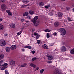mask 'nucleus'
Returning <instances> with one entry per match:
<instances>
[{
    "label": "nucleus",
    "mask_w": 74,
    "mask_h": 74,
    "mask_svg": "<svg viewBox=\"0 0 74 74\" xmlns=\"http://www.w3.org/2000/svg\"><path fill=\"white\" fill-rule=\"evenodd\" d=\"M6 44V43L5 40L3 39H1L0 40V45L2 47H4L5 46Z\"/></svg>",
    "instance_id": "1"
},
{
    "label": "nucleus",
    "mask_w": 74,
    "mask_h": 74,
    "mask_svg": "<svg viewBox=\"0 0 74 74\" xmlns=\"http://www.w3.org/2000/svg\"><path fill=\"white\" fill-rule=\"evenodd\" d=\"M60 32L62 34L63 36L65 35L66 33V30L64 28H61L60 29Z\"/></svg>",
    "instance_id": "2"
},
{
    "label": "nucleus",
    "mask_w": 74,
    "mask_h": 74,
    "mask_svg": "<svg viewBox=\"0 0 74 74\" xmlns=\"http://www.w3.org/2000/svg\"><path fill=\"white\" fill-rule=\"evenodd\" d=\"M9 64L10 66H15V62L14 60H11L9 61Z\"/></svg>",
    "instance_id": "3"
},
{
    "label": "nucleus",
    "mask_w": 74,
    "mask_h": 74,
    "mask_svg": "<svg viewBox=\"0 0 74 74\" xmlns=\"http://www.w3.org/2000/svg\"><path fill=\"white\" fill-rule=\"evenodd\" d=\"M1 8L2 11H5L7 9L6 5L5 4H2L1 5Z\"/></svg>",
    "instance_id": "4"
},
{
    "label": "nucleus",
    "mask_w": 74,
    "mask_h": 74,
    "mask_svg": "<svg viewBox=\"0 0 74 74\" xmlns=\"http://www.w3.org/2000/svg\"><path fill=\"white\" fill-rule=\"evenodd\" d=\"M47 57H48V60H52L53 59V58L52 56H49V55L47 54Z\"/></svg>",
    "instance_id": "5"
},
{
    "label": "nucleus",
    "mask_w": 74,
    "mask_h": 74,
    "mask_svg": "<svg viewBox=\"0 0 74 74\" xmlns=\"http://www.w3.org/2000/svg\"><path fill=\"white\" fill-rule=\"evenodd\" d=\"M6 12H7L9 15L10 16H12V14L11 12V10H6Z\"/></svg>",
    "instance_id": "6"
},
{
    "label": "nucleus",
    "mask_w": 74,
    "mask_h": 74,
    "mask_svg": "<svg viewBox=\"0 0 74 74\" xmlns=\"http://www.w3.org/2000/svg\"><path fill=\"white\" fill-rule=\"evenodd\" d=\"M34 25L35 26H37L38 25H39V24H40V21H36L35 22H33Z\"/></svg>",
    "instance_id": "7"
},
{
    "label": "nucleus",
    "mask_w": 74,
    "mask_h": 74,
    "mask_svg": "<svg viewBox=\"0 0 74 74\" xmlns=\"http://www.w3.org/2000/svg\"><path fill=\"white\" fill-rule=\"evenodd\" d=\"M16 48V46L15 45H12L10 47V49L12 50H14V49H15Z\"/></svg>",
    "instance_id": "8"
},
{
    "label": "nucleus",
    "mask_w": 74,
    "mask_h": 74,
    "mask_svg": "<svg viewBox=\"0 0 74 74\" xmlns=\"http://www.w3.org/2000/svg\"><path fill=\"white\" fill-rule=\"evenodd\" d=\"M61 50L62 52H64L66 51V47L65 46H62L61 48Z\"/></svg>",
    "instance_id": "9"
},
{
    "label": "nucleus",
    "mask_w": 74,
    "mask_h": 74,
    "mask_svg": "<svg viewBox=\"0 0 74 74\" xmlns=\"http://www.w3.org/2000/svg\"><path fill=\"white\" fill-rule=\"evenodd\" d=\"M38 16H36L35 17H34L33 21V22H34V23H35V22L36 21V20L38 19Z\"/></svg>",
    "instance_id": "10"
},
{
    "label": "nucleus",
    "mask_w": 74,
    "mask_h": 74,
    "mask_svg": "<svg viewBox=\"0 0 74 74\" xmlns=\"http://www.w3.org/2000/svg\"><path fill=\"white\" fill-rule=\"evenodd\" d=\"M42 47L44 49H47L48 48V47L46 45L44 44L42 46Z\"/></svg>",
    "instance_id": "11"
},
{
    "label": "nucleus",
    "mask_w": 74,
    "mask_h": 74,
    "mask_svg": "<svg viewBox=\"0 0 74 74\" xmlns=\"http://www.w3.org/2000/svg\"><path fill=\"white\" fill-rule=\"evenodd\" d=\"M29 15V12H25L23 14V16H27Z\"/></svg>",
    "instance_id": "12"
},
{
    "label": "nucleus",
    "mask_w": 74,
    "mask_h": 74,
    "mask_svg": "<svg viewBox=\"0 0 74 74\" xmlns=\"http://www.w3.org/2000/svg\"><path fill=\"white\" fill-rule=\"evenodd\" d=\"M34 36H36V37H40V34L38 33H37L36 32H35L34 33Z\"/></svg>",
    "instance_id": "13"
},
{
    "label": "nucleus",
    "mask_w": 74,
    "mask_h": 74,
    "mask_svg": "<svg viewBox=\"0 0 74 74\" xmlns=\"http://www.w3.org/2000/svg\"><path fill=\"white\" fill-rule=\"evenodd\" d=\"M39 6H40V7H42L43 5H44V3L41 2H40L38 3Z\"/></svg>",
    "instance_id": "14"
},
{
    "label": "nucleus",
    "mask_w": 74,
    "mask_h": 74,
    "mask_svg": "<svg viewBox=\"0 0 74 74\" xmlns=\"http://www.w3.org/2000/svg\"><path fill=\"white\" fill-rule=\"evenodd\" d=\"M54 25L56 27H58L59 25V23L58 22H56L54 23Z\"/></svg>",
    "instance_id": "15"
},
{
    "label": "nucleus",
    "mask_w": 74,
    "mask_h": 74,
    "mask_svg": "<svg viewBox=\"0 0 74 74\" xmlns=\"http://www.w3.org/2000/svg\"><path fill=\"white\" fill-rule=\"evenodd\" d=\"M10 27H12L13 28L15 27V24L14 23L11 24L10 25Z\"/></svg>",
    "instance_id": "16"
},
{
    "label": "nucleus",
    "mask_w": 74,
    "mask_h": 74,
    "mask_svg": "<svg viewBox=\"0 0 74 74\" xmlns=\"http://www.w3.org/2000/svg\"><path fill=\"white\" fill-rule=\"evenodd\" d=\"M63 13L61 12H60L58 13V16L60 17H62V16L63 15Z\"/></svg>",
    "instance_id": "17"
},
{
    "label": "nucleus",
    "mask_w": 74,
    "mask_h": 74,
    "mask_svg": "<svg viewBox=\"0 0 74 74\" xmlns=\"http://www.w3.org/2000/svg\"><path fill=\"white\" fill-rule=\"evenodd\" d=\"M4 29V26L3 25L1 24H0V30H3Z\"/></svg>",
    "instance_id": "18"
},
{
    "label": "nucleus",
    "mask_w": 74,
    "mask_h": 74,
    "mask_svg": "<svg viewBox=\"0 0 74 74\" xmlns=\"http://www.w3.org/2000/svg\"><path fill=\"white\" fill-rule=\"evenodd\" d=\"M23 2L24 3V4H26L27 3H28V2H29L28 0H24L23 1Z\"/></svg>",
    "instance_id": "19"
},
{
    "label": "nucleus",
    "mask_w": 74,
    "mask_h": 74,
    "mask_svg": "<svg viewBox=\"0 0 74 74\" xmlns=\"http://www.w3.org/2000/svg\"><path fill=\"white\" fill-rule=\"evenodd\" d=\"M6 50L7 52H10V48L9 47H6Z\"/></svg>",
    "instance_id": "20"
},
{
    "label": "nucleus",
    "mask_w": 74,
    "mask_h": 74,
    "mask_svg": "<svg viewBox=\"0 0 74 74\" xmlns=\"http://www.w3.org/2000/svg\"><path fill=\"white\" fill-rule=\"evenodd\" d=\"M26 63H25L24 64L21 65V67H26Z\"/></svg>",
    "instance_id": "21"
},
{
    "label": "nucleus",
    "mask_w": 74,
    "mask_h": 74,
    "mask_svg": "<svg viewBox=\"0 0 74 74\" xmlns=\"http://www.w3.org/2000/svg\"><path fill=\"white\" fill-rule=\"evenodd\" d=\"M4 55L3 54H1L0 55V60L4 58Z\"/></svg>",
    "instance_id": "22"
},
{
    "label": "nucleus",
    "mask_w": 74,
    "mask_h": 74,
    "mask_svg": "<svg viewBox=\"0 0 74 74\" xmlns=\"http://www.w3.org/2000/svg\"><path fill=\"white\" fill-rule=\"evenodd\" d=\"M29 13L31 15H33V14L34 13V12L32 11H29Z\"/></svg>",
    "instance_id": "23"
},
{
    "label": "nucleus",
    "mask_w": 74,
    "mask_h": 74,
    "mask_svg": "<svg viewBox=\"0 0 74 74\" xmlns=\"http://www.w3.org/2000/svg\"><path fill=\"white\" fill-rule=\"evenodd\" d=\"M71 54H74V48L73 49H72L71 51Z\"/></svg>",
    "instance_id": "24"
},
{
    "label": "nucleus",
    "mask_w": 74,
    "mask_h": 74,
    "mask_svg": "<svg viewBox=\"0 0 74 74\" xmlns=\"http://www.w3.org/2000/svg\"><path fill=\"white\" fill-rule=\"evenodd\" d=\"M44 69H41L40 71V74H42L44 71Z\"/></svg>",
    "instance_id": "25"
},
{
    "label": "nucleus",
    "mask_w": 74,
    "mask_h": 74,
    "mask_svg": "<svg viewBox=\"0 0 74 74\" xmlns=\"http://www.w3.org/2000/svg\"><path fill=\"white\" fill-rule=\"evenodd\" d=\"M22 30H21L19 32H18L17 34V36H19V35H20V34H21V33H22Z\"/></svg>",
    "instance_id": "26"
},
{
    "label": "nucleus",
    "mask_w": 74,
    "mask_h": 74,
    "mask_svg": "<svg viewBox=\"0 0 74 74\" xmlns=\"http://www.w3.org/2000/svg\"><path fill=\"white\" fill-rule=\"evenodd\" d=\"M26 6H27V5H23L21 6V8H25V7H26Z\"/></svg>",
    "instance_id": "27"
},
{
    "label": "nucleus",
    "mask_w": 74,
    "mask_h": 74,
    "mask_svg": "<svg viewBox=\"0 0 74 74\" xmlns=\"http://www.w3.org/2000/svg\"><path fill=\"white\" fill-rule=\"evenodd\" d=\"M8 64L6 63H4L3 65V67H7Z\"/></svg>",
    "instance_id": "28"
},
{
    "label": "nucleus",
    "mask_w": 74,
    "mask_h": 74,
    "mask_svg": "<svg viewBox=\"0 0 74 74\" xmlns=\"http://www.w3.org/2000/svg\"><path fill=\"white\" fill-rule=\"evenodd\" d=\"M7 69V67L3 66L1 68V69L2 70H4V69Z\"/></svg>",
    "instance_id": "29"
},
{
    "label": "nucleus",
    "mask_w": 74,
    "mask_h": 74,
    "mask_svg": "<svg viewBox=\"0 0 74 74\" xmlns=\"http://www.w3.org/2000/svg\"><path fill=\"white\" fill-rule=\"evenodd\" d=\"M45 32H51V31L50 30L46 29L45 30Z\"/></svg>",
    "instance_id": "30"
},
{
    "label": "nucleus",
    "mask_w": 74,
    "mask_h": 74,
    "mask_svg": "<svg viewBox=\"0 0 74 74\" xmlns=\"http://www.w3.org/2000/svg\"><path fill=\"white\" fill-rule=\"evenodd\" d=\"M25 48H28L29 49H32V47L31 46H26Z\"/></svg>",
    "instance_id": "31"
},
{
    "label": "nucleus",
    "mask_w": 74,
    "mask_h": 74,
    "mask_svg": "<svg viewBox=\"0 0 74 74\" xmlns=\"http://www.w3.org/2000/svg\"><path fill=\"white\" fill-rule=\"evenodd\" d=\"M5 74H9L8 71L7 70H5Z\"/></svg>",
    "instance_id": "32"
},
{
    "label": "nucleus",
    "mask_w": 74,
    "mask_h": 74,
    "mask_svg": "<svg viewBox=\"0 0 74 74\" xmlns=\"http://www.w3.org/2000/svg\"><path fill=\"white\" fill-rule=\"evenodd\" d=\"M36 59H37V58H36V57L33 58L32 59V61H34L35 60H36Z\"/></svg>",
    "instance_id": "33"
},
{
    "label": "nucleus",
    "mask_w": 74,
    "mask_h": 74,
    "mask_svg": "<svg viewBox=\"0 0 74 74\" xmlns=\"http://www.w3.org/2000/svg\"><path fill=\"white\" fill-rule=\"evenodd\" d=\"M68 21H69V22H72V21H73L72 20H71V19L70 18V17H68Z\"/></svg>",
    "instance_id": "34"
},
{
    "label": "nucleus",
    "mask_w": 74,
    "mask_h": 74,
    "mask_svg": "<svg viewBox=\"0 0 74 74\" xmlns=\"http://www.w3.org/2000/svg\"><path fill=\"white\" fill-rule=\"evenodd\" d=\"M30 66H31V67H33L34 66V64H33V63H32L30 64Z\"/></svg>",
    "instance_id": "35"
},
{
    "label": "nucleus",
    "mask_w": 74,
    "mask_h": 74,
    "mask_svg": "<svg viewBox=\"0 0 74 74\" xmlns=\"http://www.w3.org/2000/svg\"><path fill=\"white\" fill-rule=\"evenodd\" d=\"M10 68L11 69H14V65H10Z\"/></svg>",
    "instance_id": "36"
},
{
    "label": "nucleus",
    "mask_w": 74,
    "mask_h": 74,
    "mask_svg": "<svg viewBox=\"0 0 74 74\" xmlns=\"http://www.w3.org/2000/svg\"><path fill=\"white\" fill-rule=\"evenodd\" d=\"M48 63H52V62L51 61H48L47 62Z\"/></svg>",
    "instance_id": "37"
},
{
    "label": "nucleus",
    "mask_w": 74,
    "mask_h": 74,
    "mask_svg": "<svg viewBox=\"0 0 74 74\" xmlns=\"http://www.w3.org/2000/svg\"><path fill=\"white\" fill-rule=\"evenodd\" d=\"M37 42L38 44H40V40H37Z\"/></svg>",
    "instance_id": "38"
},
{
    "label": "nucleus",
    "mask_w": 74,
    "mask_h": 74,
    "mask_svg": "<svg viewBox=\"0 0 74 74\" xmlns=\"http://www.w3.org/2000/svg\"><path fill=\"white\" fill-rule=\"evenodd\" d=\"M3 60H1L0 61V64H2V63H3Z\"/></svg>",
    "instance_id": "39"
},
{
    "label": "nucleus",
    "mask_w": 74,
    "mask_h": 74,
    "mask_svg": "<svg viewBox=\"0 0 74 74\" xmlns=\"http://www.w3.org/2000/svg\"><path fill=\"white\" fill-rule=\"evenodd\" d=\"M47 37H49V34H47Z\"/></svg>",
    "instance_id": "40"
},
{
    "label": "nucleus",
    "mask_w": 74,
    "mask_h": 74,
    "mask_svg": "<svg viewBox=\"0 0 74 74\" xmlns=\"http://www.w3.org/2000/svg\"><path fill=\"white\" fill-rule=\"evenodd\" d=\"M1 1L2 2H3V3H5V0H1Z\"/></svg>",
    "instance_id": "41"
},
{
    "label": "nucleus",
    "mask_w": 74,
    "mask_h": 74,
    "mask_svg": "<svg viewBox=\"0 0 74 74\" xmlns=\"http://www.w3.org/2000/svg\"><path fill=\"white\" fill-rule=\"evenodd\" d=\"M53 34H54V36H56V35L57 34V33L56 32H54L53 33Z\"/></svg>",
    "instance_id": "42"
},
{
    "label": "nucleus",
    "mask_w": 74,
    "mask_h": 74,
    "mask_svg": "<svg viewBox=\"0 0 74 74\" xmlns=\"http://www.w3.org/2000/svg\"><path fill=\"white\" fill-rule=\"evenodd\" d=\"M23 21H24V19H23V18H21V22H23Z\"/></svg>",
    "instance_id": "43"
},
{
    "label": "nucleus",
    "mask_w": 74,
    "mask_h": 74,
    "mask_svg": "<svg viewBox=\"0 0 74 74\" xmlns=\"http://www.w3.org/2000/svg\"><path fill=\"white\" fill-rule=\"evenodd\" d=\"M70 9V8L69 7L66 8V10H69Z\"/></svg>",
    "instance_id": "44"
},
{
    "label": "nucleus",
    "mask_w": 74,
    "mask_h": 74,
    "mask_svg": "<svg viewBox=\"0 0 74 74\" xmlns=\"http://www.w3.org/2000/svg\"><path fill=\"white\" fill-rule=\"evenodd\" d=\"M22 51H23V52H24L25 51V50L24 49H22Z\"/></svg>",
    "instance_id": "45"
},
{
    "label": "nucleus",
    "mask_w": 74,
    "mask_h": 74,
    "mask_svg": "<svg viewBox=\"0 0 74 74\" xmlns=\"http://www.w3.org/2000/svg\"><path fill=\"white\" fill-rule=\"evenodd\" d=\"M32 53L33 54H34V53H35V51H32Z\"/></svg>",
    "instance_id": "46"
},
{
    "label": "nucleus",
    "mask_w": 74,
    "mask_h": 74,
    "mask_svg": "<svg viewBox=\"0 0 74 74\" xmlns=\"http://www.w3.org/2000/svg\"><path fill=\"white\" fill-rule=\"evenodd\" d=\"M45 8L46 9L48 8V6H45Z\"/></svg>",
    "instance_id": "47"
},
{
    "label": "nucleus",
    "mask_w": 74,
    "mask_h": 74,
    "mask_svg": "<svg viewBox=\"0 0 74 74\" xmlns=\"http://www.w3.org/2000/svg\"><path fill=\"white\" fill-rule=\"evenodd\" d=\"M2 21H3V19L2 18H0V22H1Z\"/></svg>",
    "instance_id": "48"
},
{
    "label": "nucleus",
    "mask_w": 74,
    "mask_h": 74,
    "mask_svg": "<svg viewBox=\"0 0 74 74\" xmlns=\"http://www.w3.org/2000/svg\"><path fill=\"white\" fill-rule=\"evenodd\" d=\"M36 69L37 70H39V68L38 67L36 68Z\"/></svg>",
    "instance_id": "49"
},
{
    "label": "nucleus",
    "mask_w": 74,
    "mask_h": 74,
    "mask_svg": "<svg viewBox=\"0 0 74 74\" xmlns=\"http://www.w3.org/2000/svg\"><path fill=\"white\" fill-rule=\"evenodd\" d=\"M34 68H35L36 67V66L35 65H34V66H33Z\"/></svg>",
    "instance_id": "50"
},
{
    "label": "nucleus",
    "mask_w": 74,
    "mask_h": 74,
    "mask_svg": "<svg viewBox=\"0 0 74 74\" xmlns=\"http://www.w3.org/2000/svg\"><path fill=\"white\" fill-rule=\"evenodd\" d=\"M8 35L7 34H5V36H7Z\"/></svg>",
    "instance_id": "51"
},
{
    "label": "nucleus",
    "mask_w": 74,
    "mask_h": 74,
    "mask_svg": "<svg viewBox=\"0 0 74 74\" xmlns=\"http://www.w3.org/2000/svg\"><path fill=\"white\" fill-rule=\"evenodd\" d=\"M50 4H49V5H47V6L48 7V8L50 7Z\"/></svg>",
    "instance_id": "52"
},
{
    "label": "nucleus",
    "mask_w": 74,
    "mask_h": 74,
    "mask_svg": "<svg viewBox=\"0 0 74 74\" xmlns=\"http://www.w3.org/2000/svg\"><path fill=\"white\" fill-rule=\"evenodd\" d=\"M61 1H66V0H60Z\"/></svg>",
    "instance_id": "53"
},
{
    "label": "nucleus",
    "mask_w": 74,
    "mask_h": 74,
    "mask_svg": "<svg viewBox=\"0 0 74 74\" xmlns=\"http://www.w3.org/2000/svg\"><path fill=\"white\" fill-rule=\"evenodd\" d=\"M28 19H30V16H29L28 17Z\"/></svg>",
    "instance_id": "54"
},
{
    "label": "nucleus",
    "mask_w": 74,
    "mask_h": 74,
    "mask_svg": "<svg viewBox=\"0 0 74 74\" xmlns=\"http://www.w3.org/2000/svg\"><path fill=\"white\" fill-rule=\"evenodd\" d=\"M29 22V21H25V22H26V23H27V22Z\"/></svg>",
    "instance_id": "55"
},
{
    "label": "nucleus",
    "mask_w": 74,
    "mask_h": 74,
    "mask_svg": "<svg viewBox=\"0 0 74 74\" xmlns=\"http://www.w3.org/2000/svg\"><path fill=\"white\" fill-rule=\"evenodd\" d=\"M72 7H74V3L72 5Z\"/></svg>",
    "instance_id": "56"
},
{
    "label": "nucleus",
    "mask_w": 74,
    "mask_h": 74,
    "mask_svg": "<svg viewBox=\"0 0 74 74\" xmlns=\"http://www.w3.org/2000/svg\"><path fill=\"white\" fill-rule=\"evenodd\" d=\"M2 66V65L0 64V67H1Z\"/></svg>",
    "instance_id": "57"
},
{
    "label": "nucleus",
    "mask_w": 74,
    "mask_h": 74,
    "mask_svg": "<svg viewBox=\"0 0 74 74\" xmlns=\"http://www.w3.org/2000/svg\"><path fill=\"white\" fill-rule=\"evenodd\" d=\"M53 44L52 45H50V46H53Z\"/></svg>",
    "instance_id": "58"
},
{
    "label": "nucleus",
    "mask_w": 74,
    "mask_h": 74,
    "mask_svg": "<svg viewBox=\"0 0 74 74\" xmlns=\"http://www.w3.org/2000/svg\"><path fill=\"white\" fill-rule=\"evenodd\" d=\"M38 38L37 37L36 38V40H37V39H38Z\"/></svg>",
    "instance_id": "59"
},
{
    "label": "nucleus",
    "mask_w": 74,
    "mask_h": 74,
    "mask_svg": "<svg viewBox=\"0 0 74 74\" xmlns=\"http://www.w3.org/2000/svg\"><path fill=\"white\" fill-rule=\"evenodd\" d=\"M66 68V67H65V68Z\"/></svg>",
    "instance_id": "60"
},
{
    "label": "nucleus",
    "mask_w": 74,
    "mask_h": 74,
    "mask_svg": "<svg viewBox=\"0 0 74 74\" xmlns=\"http://www.w3.org/2000/svg\"><path fill=\"white\" fill-rule=\"evenodd\" d=\"M70 71H71V70H70Z\"/></svg>",
    "instance_id": "61"
},
{
    "label": "nucleus",
    "mask_w": 74,
    "mask_h": 74,
    "mask_svg": "<svg viewBox=\"0 0 74 74\" xmlns=\"http://www.w3.org/2000/svg\"><path fill=\"white\" fill-rule=\"evenodd\" d=\"M52 38L53 39V38Z\"/></svg>",
    "instance_id": "62"
}]
</instances>
